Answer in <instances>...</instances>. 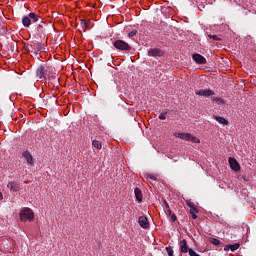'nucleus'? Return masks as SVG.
I'll return each instance as SVG.
<instances>
[{"label": "nucleus", "instance_id": "f257e3e1", "mask_svg": "<svg viewBox=\"0 0 256 256\" xmlns=\"http://www.w3.org/2000/svg\"><path fill=\"white\" fill-rule=\"evenodd\" d=\"M55 68L49 64L40 65L36 70V77L41 81H47V79H55Z\"/></svg>", "mask_w": 256, "mask_h": 256}, {"label": "nucleus", "instance_id": "f03ea898", "mask_svg": "<svg viewBox=\"0 0 256 256\" xmlns=\"http://www.w3.org/2000/svg\"><path fill=\"white\" fill-rule=\"evenodd\" d=\"M38 21H41V16H39V14L34 12H30L28 15L22 17V25L27 29H29L31 25L35 27Z\"/></svg>", "mask_w": 256, "mask_h": 256}, {"label": "nucleus", "instance_id": "7ed1b4c3", "mask_svg": "<svg viewBox=\"0 0 256 256\" xmlns=\"http://www.w3.org/2000/svg\"><path fill=\"white\" fill-rule=\"evenodd\" d=\"M34 33L40 38L47 35V22L43 21V18L34 26Z\"/></svg>", "mask_w": 256, "mask_h": 256}, {"label": "nucleus", "instance_id": "20e7f679", "mask_svg": "<svg viewBox=\"0 0 256 256\" xmlns=\"http://www.w3.org/2000/svg\"><path fill=\"white\" fill-rule=\"evenodd\" d=\"M35 219V214L31 208H23L20 211V220L25 223L27 221H33Z\"/></svg>", "mask_w": 256, "mask_h": 256}, {"label": "nucleus", "instance_id": "39448f33", "mask_svg": "<svg viewBox=\"0 0 256 256\" xmlns=\"http://www.w3.org/2000/svg\"><path fill=\"white\" fill-rule=\"evenodd\" d=\"M175 137L178 139H183L184 141H191V143H201V140L199 138L189 134V133H175Z\"/></svg>", "mask_w": 256, "mask_h": 256}, {"label": "nucleus", "instance_id": "423d86ee", "mask_svg": "<svg viewBox=\"0 0 256 256\" xmlns=\"http://www.w3.org/2000/svg\"><path fill=\"white\" fill-rule=\"evenodd\" d=\"M118 51H131V45L123 40H116L112 43Z\"/></svg>", "mask_w": 256, "mask_h": 256}, {"label": "nucleus", "instance_id": "0eeeda50", "mask_svg": "<svg viewBox=\"0 0 256 256\" xmlns=\"http://www.w3.org/2000/svg\"><path fill=\"white\" fill-rule=\"evenodd\" d=\"M28 51H31V53H34V55H38L39 51H45V44L43 43H37L34 45H27Z\"/></svg>", "mask_w": 256, "mask_h": 256}, {"label": "nucleus", "instance_id": "6e6552de", "mask_svg": "<svg viewBox=\"0 0 256 256\" xmlns=\"http://www.w3.org/2000/svg\"><path fill=\"white\" fill-rule=\"evenodd\" d=\"M195 95H198V97H213V95H215V92L211 89H201L196 90Z\"/></svg>", "mask_w": 256, "mask_h": 256}, {"label": "nucleus", "instance_id": "1a4fd4ad", "mask_svg": "<svg viewBox=\"0 0 256 256\" xmlns=\"http://www.w3.org/2000/svg\"><path fill=\"white\" fill-rule=\"evenodd\" d=\"M228 162L232 171H241V166L239 165V162H237V159L230 157Z\"/></svg>", "mask_w": 256, "mask_h": 256}, {"label": "nucleus", "instance_id": "9d476101", "mask_svg": "<svg viewBox=\"0 0 256 256\" xmlns=\"http://www.w3.org/2000/svg\"><path fill=\"white\" fill-rule=\"evenodd\" d=\"M149 57H163L164 53L163 50L159 48H151L148 50Z\"/></svg>", "mask_w": 256, "mask_h": 256}, {"label": "nucleus", "instance_id": "9b49d317", "mask_svg": "<svg viewBox=\"0 0 256 256\" xmlns=\"http://www.w3.org/2000/svg\"><path fill=\"white\" fill-rule=\"evenodd\" d=\"M192 59L198 65H205V63H207V59H205V57H203L201 54H193Z\"/></svg>", "mask_w": 256, "mask_h": 256}, {"label": "nucleus", "instance_id": "f8f14e48", "mask_svg": "<svg viewBox=\"0 0 256 256\" xmlns=\"http://www.w3.org/2000/svg\"><path fill=\"white\" fill-rule=\"evenodd\" d=\"M22 157L26 159L28 165H35V160L33 159V155H31L30 151H24L22 153Z\"/></svg>", "mask_w": 256, "mask_h": 256}, {"label": "nucleus", "instance_id": "ddd939ff", "mask_svg": "<svg viewBox=\"0 0 256 256\" xmlns=\"http://www.w3.org/2000/svg\"><path fill=\"white\" fill-rule=\"evenodd\" d=\"M138 223L142 229H149V220L146 216H140L138 218Z\"/></svg>", "mask_w": 256, "mask_h": 256}, {"label": "nucleus", "instance_id": "4468645a", "mask_svg": "<svg viewBox=\"0 0 256 256\" xmlns=\"http://www.w3.org/2000/svg\"><path fill=\"white\" fill-rule=\"evenodd\" d=\"M179 245H180V252L181 253H189V251H191V248L187 244V240H185V239L181 240Z\"/></svg>", "mask_w": 256, "mask_h": 256}, {"label": "nucleus", "instance_id": "2eb2a0df", "mask_svg": "<svg viewBox=\"0 0 256 256\" xmlns=\"http://www.w3.org/2000/svg\"><path fill=\"white\" fill-rule=\"evenodd\" d=\"M90 23H91V20H85V19L80 20V26L83 29V31H90V29L92 28Z\"/></svg>", "mask_w": 256, "mask_h": 256}, {"label": "nucleus", "instance_id": "dca6fc26", "mask_svg": "<svg viewBox=\"0 0 256 256\" xmlns=\"http://www.w3.org/2000/svg\"><path fill=\"white\" fill-rule=\"evenodd\" d=\"M134 195L138 203H141V201H143V192L141 191V189H139V187H136L134 189Z\"/></svg>", "mask_w": 256, "mask_h": 256}, {"label": "nucleus", "instance_id": "f3484780", "mask_svg": "<svg viewBox=\"0 0 256 256\" xmlns=\"http://www.w3.org/2000/svg\"><path fill=\"white\" fill-rule=\"evenodd\" d=\"M7 187L8 189H10V191H15V192L21 191V186L16 182L8 183Z\"/></svg>", "mask_w": 256, "mask_h": 256}, {"label": "nucleus", "instance_id": "a211bd4d", "mask_svg": "<svg viewBox=\"0 0 256 256\" xmlns=\"http://www.w3.org/2000/svg\"><path fill=\"white\" fill-rule=\"evenodd\" d=\"M239 247H241V244L239 243H235V244H230V245H226L224 247V251H237V249H239Z\"/></svg>", "mask_w": 256, "mask_h": 256}, {"label": "nucleus", "instance_id": "6ab92c4d", "mask_svg": "<svg viewBox=\"0 0 256 256\" xmlns=\"http://www.w3.org/2000/svg\"><path fill=\"white\" fill-rule=\"evenodd\" d=\"M215 121L220 123V125H229V120L225 119L224 117L221 116H214Z\"/></svg>", "mask_w": 256, "mask_h": 256}, {"label": "nucleus", "instance_id": "aec40b11", "mask_svg": "<svg viewBox=\"0 0 256 256\" xmlns=\"http://www.w3.org/2000/svg\"><path fill=\"white\" fill-rule=\"evenodd\" d=\"M199 213V210L197 209V207H192V209H190V214H191V218L192 219H197V214Z\"/></svg>", "mask_w": 256, "mask_h": 256}, {"label": "nucleus", "instance_id": "412c9836", "mask_svg": "<svg viewBox=\"0 0 256 256\" xmlns=\"http://www.w3.org/2000/svg\"><path fill=\"white\" fill-rule=\"evenodd\" d=\"M208 241L209 243H212V245H221V240L217 238L210 237Z\"/></svg>", "mask_w": 256, "mask_h": 256}, {"label": "nucleus", "instance_id": "4be33fe9", "mask_svg": "<svg viewBox=\"0 0 256 256\" xmlns=\"http://www.w3.org/2000/svg\"><path fill=\"white\" fill-rule=\"evenodd\" d=\"M92 145H93V147H95V149H101V147H102V145L99 142V140L92 141Z\"/></svg>", "mask_w": 256, "mask_h": 256}, {"label": "nucleus", "instance_id": "5701e85b", "mask_svg": "<svg viewBox=\"0 0 256 256\" xmlns=\"http://www.w3.org/2000/svg\"><path fill=\"white\" fill-rule=\"evenodd\" d=\"M165 209H166V215L168 217H170V215L173 214V212L171 211V209L169 208V204L167 202H165Z\"/></svg>", "mask_w": 256, "mask_h": 256}, {"label": "nucleus", "instance_id": "b1692460", "mask_svg": "<svg viewBox=\"0 0 256 256\" xmlns=\"http://www.w3.org/2000/svg\"><path fill=\"white\" fill-rule=\"evenodd\" d=\"M166 251H167L168 256H173V253H174L173 247H171V246L166 247Z\"/></svg>", "mask_w": 256, "mask_h": 256}, {"label": "nucleus", "instance_id": "393cba45", "mask_svg": "<svg viewBox=\"0 0 256 256\" xmlns=\"http://www.w3.org/2000/svg\"><path fill=\"white\" fill-rule=\"evenodd\" d=\"M158 119H160L161 121H165V119H167V112L166 113H161L158 116Z\"/></svg>", "mask_w": 256, "mask_h": 256}, {"label": "nucleus", "instance_id": "a878e982", "mask_svg": "<svg viewBox=\"0 0 256 256\" xmlns=\"http://www.w3.org/2000/svg\"><path fill=\"white\" fill-rule=\"evenodd\" d=\"M135 35H137V30H132V31L128 34V37L131 39V38L135 37Z\"/></svg>", "mask_w": 256, "mask_h": 256}, {"label": "nucleus", "instance_id": "bb28decb", "mask_svg": "<svg viewBox=\"0 0 256 256\" xmlns=\"http://www.w3.org/2000/svg\"><path fill=\"white\" fill-rule=\"evenodd\" d=\"M170 221H172L173 223H175V221H177V215H175L174 213H172L170 215Z\"/></svg>", "mask_w": 256, "mask_h": 256}, {"label": "nucleus", "instance_id": "cd10ccee", "mask_svg": "<svg viewBox=\"0 0 256 256\" xmlns=\"http://www.w3.org/2000/svg\"><path fill=\"white\" fill-rule=\"evenodd\" d=\"M210 39H213L214 41H221V38H219L217 35H210Z\"/></svg>", "mask_w": 256, "mask_h": 256}, {"label": "nucleus", "instance_id": "c85d7f7f", "mask_svg": "<svg viewBox=\"0 0 256 256\" xmlns=\"http://www.w3.org/2000/svg\"><path fill=\"white\" fill-rule=\"evenodd\" d=\"M213 101H215V103H218L219 105H221V103H223V99H221V98H214Z\"/></svg>", "mask_w": 256, "mask_h": 256}, {"label": "nucleus", "instance_id": "c756f323", "mask_svg": "<svg viewBox=\"0 0 256 256\" xmlns=\"http://www.w3.org/2000/svg\"><path fill=\"white\" fill-rule=\"evenodd\" d=\"M148 177H149V179H151L152 181H157V177H156V176L149 175Z\"/></svg>", "mask_w": 256, "mask_h": 256}, {"label": "nucleus", "instance_id": "7c9ffc66", "mask_svg": "<svg viewBox=\"0 0 256 256\" xmlns=\"http://www.w3.org/2000/svg\"><path fill=\"white\" fill-rule=\"evenodd\" d=\"M187 205L188 207H190V209H193V207H195V204L191 202H188Z\"/></svg>", "mask_w": 256, "mask_h": 256}, {"label": "nucleus", "instance_id": "2f4dec72", "mask_svg": "<svg viewBox=\"0 0 256 256\" xmlns=\"http://www.w3.org/2000/svg\"><path fill=\"white\" fill-rule=\"evenodd\" d=\"M0 201H3V193L0 192Z\"/></svg>", "mask_w": 256, "mask_h": 256}]
</instances>
